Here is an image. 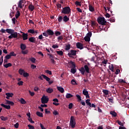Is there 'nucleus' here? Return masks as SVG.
Listing matches in <instances>:
<instances>
[{"label": "nucleus", "instance_id": "obj_1", "mask_svg": "<svg viewBox=\"0 0 129 129\" xmlns=\"http://www.w3.org/2000/svg\"><path fill=\"white\" fill-rule=\"evenodd\" d=\"M97 21L98 23H99L100 25H102L100 26V29H103V26H105L106 25V21H105L104 18H98Z\"/></svg>", "mask_w": 129, "mask_h": 129}, {"label": "nucleus", "instance_id": "obj_2", "mask_svg": "<svg viewBox=\"0 0 129 129\" xmlns=\"http://www.w3.org/2000/svg\"><path fill=\"white\" fill-rule=\"evenodd\" d=\"M43 36L44 37H49V36H53L54 31L51 29H48L44 32L42 33Z\"/></svg>", "mask_w": 129, "mask_h": 129}, {"label": "nucleus", "instance_id": "obj_3", "mask_svg": "<svg viewBox=\"0 0 129 129\" xmlns=\"http://www.w3.org/2000/svg\"><path fill=\"white\" fill-rule=\"evenodd\" d=\"M70 13H71V9L68 6L63 8L61 11V14H63L64 15H69Z\"/></svg>", "mask_w": 129, "mask_h": 129}, {"label": "nucleus", "instance_id": "obj_4", "mask_svg": "<svg viewBox=\"0 0 129 129\" xmlns=\"http://www.w3.org/2000/svg\"><path fill=\"white\" fill-rule=\"evenodd\" d=\"M75 124H76V122H75V117L73 116H71L70 125L72 126V128L75 127Z\"/></svg>", "mask_w": 129, "mask_h": 129}, {"label": "nucleus", "instance_id": "obj_5", "mask_svg": "<svg viewBox=\"0 0 129 129\" xmlns=\"http://www.w3.org/2000/svg\"><path fill=\"white\" fill-rule=\"evenodd\" d=\"M48 101H49V98H48V96L43 95L41 98V103L45 104L48 103Z\"/></svg>", "mask_w": 129, "mask_h": 129}, {"label": "nucleus", "instance_id": "obj_6", "mask_svg": "<svg viewBox=\"0 0 129 129\" xmlns=\"http://www.w3.org/2000/svg\"><path fill=\"white\" fill-rule=\"evenodd\" d=\"M9 39H13V38H18V32H13V33H11V35L8 37Z\"/></svg>", "mask_w": 129, "mask_h": 129}, {"label": "nucleus", "instance_id": "obj_7", "mask_svg": "<svg viewBox=\"0 0 129 129\" xmlns=\"http://www.w3.org/2000/svg\"><path fill=\"white\" fill-rule=\"evenodd\" d=\"M77 51L75 50H71L70 52L68 53V56L69 57H72V56H76V53Z\"/></svg>", "mask_w": 129, "mask_h": 129}, {"label": "nucleus", "instance_id": "obj_8", "mask_svg": "<svg viewBox=\"0 0 129 129\" xmlns=\"http://www.w3.org/2000/svg\"><path fill=\"white\" fill-rule=\"evenodd\" d=\"M83 94L86 96V98H90L89 94H88V91L86 89H84L83 90Z\"/></svg>", "mask_w": 129, "mask_h": 129}, {"label": "nucleus", "instance_id": "obj_9", "mask_svg": "<svg viewBox=\"0 0 129 129\" xmlns=\"http://www.w3.org/2000/svg\"><path fill=\"white\" fill-rule=\"evenodd\" d=\"M22 33V38L23 41H26V40H28V33H25L23 32H21Z\"/></svg>", "mask_w": 129, "mask_h": 129}, {"label": "nucleus", "instance_id": "obj_10", "mask_svg": "<svg viewBox=\"0 0 129 129\" xmlns=\"http://www.w3.org/2000/svg\"><path fill=\"white\" fill-rule=\"evenodd\" d=\"M76 46L78 49H80V50H82V49H83V45L80 42H77Z\"/></svg>", "mask_w": 129, "mask_h": 129}, {"label": "nucleus", "instance_id": "obj_11", "mask_svg": "<svg viewBox=\"0 0 129 129\" xmlns=\"http://www.w3.org/2000/svg\"><path fill=\"white\" fill-rule=\"evenodd\" d=\"M69 65L71 66V68H76V66L75 65V62H74V61H70Z\"/></svg>", "mask_w": 129, "mask_h": 129}, {"label": "nucleus", "instance_id": "obj_12", "mask_svg": "<svg viewBox=\"0 0 129 129\" xmlns=\"http://www.w3.org/2000/svg\"><path fill=\"white\" fill-rule=\"evenodd\" d=\"M69 17H70V15L69 16L65 15L63 17V18H62L63 22H64L65 23H67V22H68V21H69Z\"/></svg>", "mask_w": 129, "mask_h": 129}, {"label": "nucleus", "instance_id": "obj_13", "mask_svg": "<svg viewBox=\"0 0 129 129\" xmlns=\"http://www.w3.org/2000/svg\"><path fill=\"white\" fill-rule=\"evenodd\" d=\"M57 89L59 91V92H61V93H64L65 90H64V88H63L62 87H57Z\"/></svg>", "mask_w": 129, "mask_h": 129}, {"label": "nucleus", "instance_id": "obj_14", "mask_svg": "<svg viewBox=\"0 0 129 129\" xmlns=\"http://www.w3.org/2000/svg\"><path fill=\"white\" fill-rule=\"evenodd\" d=\"M28 41L31 43H35L36 42V38L34 37H31L28 39Z\"/></svg>", "mask_w": 129, "mask_h": 129}, {"label": "nucleus", "instance_id": "obj_15", "mask_svg": "<svg viewBox=\"0 0 129 129\" xmlns=\"http://www.w3.org/2000/svg\"><path fill=\"white\" fill-rule=\"evenodd\" d=\"M20 49L22 50H25V49H27V45L24 43H21L20 44Z\"/></svg>", "mask_w": 129, "mask_h": 129}, {"label": "nucleus", "instance_id": "obj_16", "mask_svg": "<svg viewBox=\"0 0 129 129\" xmlns=\"http://www.w3.org/2000/svg\"><path fill=\"white\" fill-rule=\"evenodd\" d=\"M7 33H8V34H13V33H14L15 32V30H13L12 29H9V28H7L6 30Z\"/></svg>", "mask_w": 129, "mask_h": 129}, {"label": "nucleus", "instance_id": "obj_17", "mask_svg": "<svg viewBox=\"0 0 129 129\" xmlns=\"http://www.w3.org/2000/svg\"><path fill=\"white\" fill-rule=\"evenodd\" d=\"M28 9H29V11H30L31 12H33V11H34V10H35V7L34 6V5L30 4L28 6Z\"/></svg>", "mask_w": 129, "mask_h": 129}, {"label": "nucleus", "instance_id": "obj_18", "mask_svg": "<svg viewBox=\"0 0 129 129\" xmlns=\"http://www.w3.org/2000/svg\"><path fill=\"white\" fill-rule=\"evenodd\" d=\"M23 4H24V1L23 0H20L19 2L18 7L20 8V9L23 8Z\"/></svg>", "mask_w": 129, "mask_h": 129}, {"label": "nucleus", "instance_id": "obj_19", "mask_svg": "<svg viewBox=\"0 0 129 129\" xmlns=\"http://www.w3.org/2000/svg\"><path fill=\"white\" fill-rule=\"evenodd\" d=\"M1 106H3V107H4V108H6V109H11V106L10 105H7L4 104H1Z\"/></svg>", "mask_w": 129, "mask_h": 129}, {"label": "nucleus", "instance_id": "obj_20", "mask_svg": "<svg viewBox=\"0 0 129 129\" xmlns=\"http://www.w3.org/2000/svg\"><path fill=\"white\" fill-rule=\"evenodd\" d=\"M89 10L90 12H92V13H93L94 12V7L92 6L91 4L89 5Z\"/></svg>", "mask_w": 129, "mask_h": 129}, {"label": "nucleus", "instance_id": "obj_21", "mask_svg": "<svg viewBox=\"0 0 129 129\" xmlns=\"http://www.w3.org/2000/svg\"><path fill=\"white\" fill-rule=\"evenodd\" d=\"M110 114H111L114 117H116V115H117V114L114 111H111L110 112Z\"/></svg>", "mask_w": 129, "mask_h": 129}, {"label": "nucleus", "instance_id": "obj_22", "mask_svg": "<svg viewBox=\"0 0 129 129\" xmlns=\"http://www.w3.org/2000/svg\"><path fill=\"white\" fill-rule=\"evenodd\" d=\"M84 69L85 71H86L87 73H89V68L88 67V66H87V64L84 66Z\"/></svg>", "mask_w": 129, "mask_h": 129}, {"label": "nucleus", "instance_id": "obj_23", "mask_svg": "<svg viewBox=\"0 0 129 129\" xmlns=\"http://www.w3.org/2000/svg\"><path fill=\"white\" fill-rule=\"evenodd\" d=\"M41 76H42L44 79H45V80H46L47 82H49V81L50 80V79L49 77H47L44 75H41Z\"/></svg>", "mask_w": 129, "mask_h": 129}, {"label": "nucleus", "instance_id": "obj_24", "mask_svg": "<svg viewBox=\"0 0 129 129\" xmlns=\"http://www.w3.org/2000/svg\"><path fill=\"white\" fill-rule=\"evenodd\" d=\"M80 71L81 74H82V75H84V74L85 73V69H84V68L82 67L80 69Z\"/></svg>", "mask_w": 129, "mask_h": 129}, {"label": "nucleus", "instance_id": "obj_25", "mask_svg": "<svg viewBox=\"0 0 129 129\" xmlns=\"http://www.w3.org/2000/svg\"><path fill=\"white\" fill-rule=\"evenodd\" d=\"M21 53L23 55H27V54H28V53H29V50H28V49H26L25 50H21Z\"/></svg>", "mask_w": 129, "mask_h": 129}, {"label": "nucleus", "instance_id": "obj_26", "mask_svg": "<svg viewBox=\"0 0 129 129\" xmlns=\"http://www.w3.org/2000/svg\"><path fill=\"white\" fill-rule=\"evenodd\" d=\"M53 91V90L52 89V88H48L47 89H46V92H47V93H52Z\"/></svg>", "mask_w": 129, "mask_h": 129}, {"label": "nucleus", "instance_id": "obj_27", "mask_svg": "<svg viewBox=\"0 0 129 129\" xmlns=\"http://www.w3.org/2000/svg\"><path fill=\"white\" fill-rule=\"evenodd\" d=\"M21 104H26V103H27V102H26V100H25V99H24V98H21L20 99V100Z\"/></svg>", "mask_w": 129, "mask_h": 129}, {"label": "nucleus", "instance_id": "obj_28", "mask_svg": "<svg viewBox=\"0 0 129 129\" xmlns=\"http://www.w3.org/2000/svg\"><path fill=\"white\" fill-rule=\"evenodd\" d=\"M6 102H7V104H10V105H15V103H14L13 101H11L7 100Z\"/></svg>", "mask_w": 129, "mask_h": 129}, {"label": "nucleus", "instance_id": "obj_29", "mask_svg": "<svg viewBox=\"0 0 129 129\" xmlns=\"http://www.w3.org/2000/svg\"><path fill=\"white\" fill-rule=\"evenodd\" d=\"M118 83H120L121 84H122V83H126V82H125V81L120 79L118 80Z\"/></svg>", "mask_w": 129, "mask_h": 129}, {"label": "nucleus", "instance_id": "obj_30", "mask_svg": "<svg viewBox=\"0 0 129 129\" xmlns=\"http://www.w3.org/2000/svg\"><path fill=\"white\" fill-rule=\"evenodd\" d=\"M36 115L39 117H43V113H41V112L37 111Z\"/></svg>", "mask_w": 129, "mask_h": 129}, {"label": "nucleus", "instance_id": "obj_31", "mask_svg": "<svg viewBox=\"0 0 129 129\" xmlns=\"http://www.w3.org/2000/svg\"><path fill=\"white\" fill-rule=\"evenodd\" d=\"M66 97V98H71V97H73V96L70 93H67Z\"/></svg>", "mask_w": 129, "mask_h": 129}, {"label": "nucleus", "instance_id": "obj_32", "mask_svg": "<svg viewBox=\"0 0 129 129\" xmlns=\"http://www.w3.org/2000/svg\"><path fill=\"white\" fill-rule=\"evenodd\" d=\"M24 73H25V70H24L22 69H19V74H20V75H23V74H24Z\"/></svg>", "mask_w": 129, "mask_h": 129}, {"label": "nucleus", "instance_id": "obj_33", "mask_svg": "<svg viewBox=\"0 0 129 129\" xmlns=\"http://www.w3.org/2000/svg\"><path fill=\"white\" fill-rule=\"evenodd\" d=\"M109 69L112 72H114L113 64H111L109 66Z\"/></svg>", "mask_w": 129, "mask_h": 129}, {"label": "nucleus", "instance_id": "obj_34", "mask_svg": "<svg viewBox=\"0 0 129 129\" xmlns=\"http://www.w3.org/2000/svg\"><path fill=\"white\" fill-rule=\"evenodd\" d=\"M0 118L2 120H3L4 121H6V120H8V117H5L4 116H1L0 117Z\"/></svg>", "mask_w": 129, "mask_h": 129}, {"label": "nucleus", "instance_id": "obj_35", "mask_svg": "<svg viewBox=\"0 0 129 129\" xmlns=\"http://www.w3.org/2000/svg\"><path fill=\"white\" fill-rule=\"evenodd\" d=\"M20 16H21V13H20V11H18L15 15L16 18L18 19Z\"/></svg>", "mask_w": 129, "mask_h": 129}, {"label": "nucleus", "instance_id": "obj_36", "mask_svg": "<svg viewBox=\"0 0 129 129\" xmlns=\"http://www.w3.org/2000/svg\"><path fill=\"white\" fill-rule=\"evenodd\" d=\"M4 66L5 68H9V67H11L12 64L11 63H8L4 64Z\"/></svg>", "mask_w": 129, "mask_h": 129}, {"label": "nucleus", "instance_id": "obj_37", "mask_svg": "<svg viewBox=\"0 0 129 129\" xmlns=\"http://www.w3.org/2000/svg\"><path fill=\"white\" fill-rule=\"evenodd\" d=\"M86 103L87 104V105H88V106H90L91 105V103H90V99H87L86 100Z\"/></svg>", "mask_w": 129, "mask_h": 129}, {"label": "nucleus", "instance_id": "obj_38", "mask_svg": "<svg viewBox=\"0 0 129 129\" xmlns=\"http://www.w3.org/2000/svg\"><path fill=\"white\" fill-rule=\"evenodd\" d=\"M71 47V45L70 44H68L66 46L65 50L66 51H68L69 50H70V47Z\"/></svg>", "mask_w": 129, "mask_h": 129}, {"label": "nucleus", "instance_id": "obj_39", "mask_svg": "<svg viewBox=\"0 0 129 129\" xmlns=\"http://www.w3.org/2000/svg\"><path fill=\"white\" fill-rule=\"evenodd\" d=\"M56 53L58 55H59V56H63V51H62V50L56 51Z\"/></svg>", "mask_w": 129, "mask_h": 129}, {"label": "nucleus", "instance_id": "obj_40", "mask_svg": "<svg viewBox=\"0 0 129 129\" xmlns=\"http://www.w3.org/2000/svg\"><path fill=\"white\" fill-rule=\"evenodd\" d=\"M10 56L12 57L13 56H14V57H16V56H17V54L15 53V52L14 51H12L10 53Z\"/></svg>", "mask_w": 129, "mask_h": 129}, {"label": "nucleus", "instance_id": "obj_41", "mask_svg": "<svg viewBox=\"0 0 129 129\" xmlns=\"http://www.w3.org/2000/svg\"><path fill=\"white\" fill-rule=\"evenodd\" d=\"M29 60L32 62V63H35L36 62V58L34 57H31L29 58Z\"/></svg>", "mask_w": 129, "mask_h": 129}, {"label": "nucleus", "instance_id": "obj_42", "mask_svg": "<svg viewBox=\"0 0 129 129\" xmlns=\"http://www.w3.org/2000/svg\"><path fill=\"white\" fill-rule=\"evenodd\" d=\"M28 32L30 33V34H35V30L34 29H29L28 30Z\"/></svg>", "mask_w": 129, "mask_h": 129}, {"label": "nucleus", "instance_id": "obj_43", "mask_svg": "<svg viewBox=\"0 0 129 129\" xmlns=\"http://www.w3.org/2000/svg\"><path fill=\"white\" fill-rule=\"evenodd\" d=\"M6 95H7V96H8V97H12V96H14V94L10 93H7L6 94Z\"/></svg>", "mask_w": 129, "mask_h": 129}, {"label": "nucleus", "instance_id": "obj_44", "mask_svg": "<svg viewBox=\"0 0 129 129\" xmlns=\"http://www.w3.org/2000/svg\"><path fill=\"white\" fill-rule=\"evenodd\" d=\"M24 77H29V76H30V75L29 74V73H27V72H25L23 73V74Z\"/></svg>", "mask_w": 129, "mask_h": 129}, {"label": "nucleus", "instance_id": "obj_45", "mask_svg": "<svg viewBox=\"0 0 129 129\" xmlns=\"http://www.w3.org/2000/svg\"><path fill=\"white\" fill-rule=\"evenodd\" d=\"M71 72L73 74H75L76 73V69L75 68H72L71 70Z\"/></svg>", "mask_w": 129, "mask_h": 129}, {"label": "nucleus", "instance_id": "obj_46", "mask_svg": "<svg viewBox=\"0 0 129 129\" xmlns=\"http://www.w3.org/2000/svg\"><path fill=\"white\" fill-rule=\"evenodd\" d=\"M84 40H85V41H86V42H89V41H90V37L86 36L84 37Z\"/></svg>", "mask_w": 129, "mask_h": 129}, {"label": "nucleus", "instance_id": "obj_47", "mask_svg": "<svg viewBox=\"0 0 129 129\" xmlns=\"http://www.w3.org/2000/svg\"><path fill=\"white\" fill-rule=\"evenodd\" d=\"M102 92L105 94V95H108V90H103Z\"/></svg>", "mask_w": 129, "mask_h": 129}, {"label": "nucleus", "instance_id": "obj_48", "mask_svg": "<svg viewBox=\"0 0 129 129\" xmlns=\"http://www.w3.org/2000/svg\"><path fill=\"white\" fill-rule=\"evenodd\" d=\"M62 20H63V17H62V16H59L58 18V22L59 23H61V22H62Z\"/></svg>", "mask_w": 129, "mask_h": 129}, {"label": "nucleus", "instance_id": "obj_49", "mask_svg": "<svg viewBox=\"0 0 129 129\" xmlns=\"http://www.w3.org/2000/svg\"><path fill=\"white\" fill-rule=\"evenodd\" d=\"M54 34L56 37H58V36H60V35H61V32L59 31H55Z\"/></svg>", "mask_w": 129, "mask_h": 129}, {"label": "nucleus", "instance_id": "obj_50", "mask_svg": "<svg viewBox=\"0 0 129 129\" xmlns=\"http://www.w3.org/2000/svg\"><path fill=\"white\" fill-rule=\"evenodd\" d=\"M76 96L78 98L79 101H81L82 100V99H81V96H80V95L77 94Z\"/></svg>", "mask_w": 129, "mask_h": 129}, {"label": "nucleus", "instance_id": "obj_51", "mask_svg": "<svg viewBox=\"0 0 129 129\" xmlns=\"http://www.w3.org/2000/svg\"><path fill=\"white\" fill-rule=\"evenodd\" d=\"M75 5L77 6H79V7H81V2L76 1L75 3Z\"/></svg>", "mask_w": 129, "mask_h": 129}, {"label": "nucleus", "instance_id": "obj_52", "mask_svg": "<svg viewBox=\"0 0 129 129\" xmlns=\"http://www.w3.org/2000/svg\"><path fill=\"white\" fill-rule=\"evenodd\" d=\"M92 36V33L91 32H89L87 34V37H88L89 38H90Z\"/></svg>", "mask_w": 129, "mask_h": 129}, {"label": "nucleus", "instance_id": "obj_53", "mask_svg": "<svg viewBox=\"0 0 129 129\" xmlns=\"http://www.w3.org/2000/svg\"><path fill=\"white\" fill-rule=\"evenodd\" d=\"M45 73L49 74V75H52V72L51 71L46 70Z\"/></svg>", "mask_w": 129, "mask_h": 129}, {"label": "nucleus", "instance_id": "obj_54", "mask_svg": "<svg viewBox=\"0 0 129 129\" xmlns=\"http://www.w3.org/2000/svg\"><path fill=\"white\" fill-rule=\"evenodd\" d=\"M47 55H48V56H49V58L50 59H54V55H53L52 54L48 53Z\"/></svg>", "mask_w": 129, "mask_h": 129}, {"label": "nucleus", "instance_id": "obj_55", "mask_svg": "<svg viewBox=\"0 0 129 129\" xmlns=\"http://www.w3.org/2000/svg\"><path fill=\"white\" fill-rule=\"evenodd\" d=\"M53 114L54 115H58L59 114V113L58 111H56V110H54L53 112Z\"/></svg>", "mask_w": 129, "mask_h": 129}, {"label": "nucleus", "instance_id": "obj_56", "mask_svg": "<svg viewBox=\"0 0 129 129\" xmlns=\"http://www.w3.org/2000/svg\"><path fill=\"white\" fill-rule=\"evenodd\" d=\"M11 55L10 54H7L5 57V58L6 59H7V60H9V59H11Z\"/></svg>", "mask_w": 129, "mask_h": 129}, {"label": "nucleus", "instance_id": "obj_57", "mask_svg": "<svg viewBox=\"0 0 129 129\" xmlns=\"http://www.w3.org/2000/svg\"><path fill=\"white\" fill-rule=\"evenodd\" d=\"M29 94H30L31 96H34L35 95V93L34 92H31V91H29Z\"/></svg>", "mask_w": 129, "mask_h": 129}, {"label": "nucleus", "instance_id": "obj_58", "mask_svg": "<svg viewBox=\"0 0 129 129\" xmlns=\"http://www.w3.org/2000/svg\"><path fill=\"white\" fill-rule=\"evenodd\" d=\"M15 14V12H14V11H12L10 13V18H13V17H14V14Z\"/></svg>", "mask_w": 129, "mask_h": 129}, {"label": "nucleus", "instance_id": "obj_59", "mask_svg": "<svg viewBox=\"0 0 129 129\" xmlns=\"http://www.w3.org/2000/svg\"><path fill=\"white\" fill-rule=\"evenodd\" d=\"M43 38H44V37H43L42 34L40 35L38 37V39H39V40H43Z\"/></svg>", "mask_w": 129, "mask_h": 129}, {"label": "nucleus", "instance_id": "obj_60", "mask_svg": "<svg viewBox=\"0 0 129 129\" xmlns=\"http://www.w3.org/2000/svg\"><path fill=\"white\" fill-rule=\"evenodd\" d=\"M57 40L58 41H61V40H63V36H62V35L58 36L57 37Z\"/></svg>", "mask_w": 129, "mask_h": 129}, {"label": "nucleus", "instance_id": "obj_61", "mask_svg": "<svg viewBox=\"0 0 129 129\" xmlns=\"http://www.w3.org/2000/svg\"><path fill=\"white\" fill-rule=\"evenodd\" d=\"M23 83H24V82H23V81H21L18 83V85L19 86H22V85H23Z\"/></svg>", "mask_w": 129, "mask_h": 129}, {"label": "nucleus", "instance_id": "obj_62", "mask_svg": "<svg viewBox=\"0 0 129 129\" xmlns=\"http://www.w3.org/2000/svg\"><path fill=\"white\" fill-rule=\"evenodd\" d=\"M31 68L32 69H36V68H37V66H35V64H31Z\"/></svg>", "mask_w": 129, "mask_h": 129}, {"label": "nucleus", "instance_id": "obj_63", "mask_svg": "<svg viewBox=\"0 0 129 129\" xmlns=\"http://www.w3.org/2000/svg\"><path fill=\"white\" fill-rule=\"evenodd\" d=\"M71 82H72V84H73V85H75L76 84V81H75V80H74V79L72 80Z\"/></svg>", "mask_w": 129, "mask_h": 129}, {"label": "nucleus", "instance_id": "obj_64", "mask_svg": "<svg viewBox=\"0 0 129 129\" xmlns=\"http://www.w3.org/2000/svg\"><path fill=\"white\" fill-rule=\"evenodd\" d=\"M19 122H17L15 124H14V127L15 128H19Z\"/></svg>", "mask_w": 129, "mask_h": 129}]
</instances>
